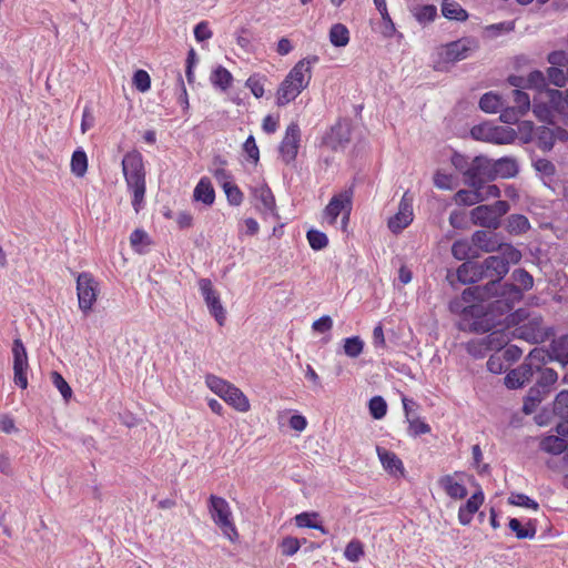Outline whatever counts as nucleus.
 <instances>
[{
	"label": "nucleus",
	"instance_id": "obj_1",
	"mask_svg": "<svg viewBox=\"0 0 568 568\" xmlns=\"http://www.w3.org/2000/svg\"><path fill=\"white\" fill-rule=\"evenodd\" d=\"M551 362L559 363L561 368L568 367V351L550 356L545 347H535L517 368L511 369L505 376V385L509 389L535 382L524 398V414H532L552 392L554 385L558 381V373L546 366Z\"/></svg>",
	"mask_w": 568,
	"mask_h": 568
},
{
	"label": "nucleus",
	"instance_id": "obj_2",
	"mask_svg": "<svg viewBox=\"0 0 568 568\" xmlns=\"http://www.w3.org/2000/svg\"><path fill=\"white\" fill-rule=\"evenodd\" d=\"M491 297L497 298L487 304H485L486 302H470L463 308L465 317L470 316L473 318L469 324L471 332L487 333L493 331L500 323L496 318L495 312H499L500 315L509 312L515 303L523 300L524 292L516 284L501 281L498 291Z\"/></svg>",
	"mask_w": 568,
	"mask_h": 568
},
{
	"label": "nucleus",
	"instance_id": "obj_3",
	"mask_svg": "<svg viewBox=\"0 0 568 568\" xmlns=\"http://www.w3.org/2000/svg\"><path fill=\"white\" fill-rule=\"evenodd\" d=\"M515 328L511 335L530 344H542L556 335L552 325H546L544 317L537 312L519 308L510 315Z\"/></svg>",
	"mask_w": 568,
	"mask_h": 568
},
{
	"label": "nucleus",
	"instance_id": "obj_4",
	"mask_svg": "<svg viewBox=\"0 0 568 568\" xmlns=\"http://www.w3.org/2000/svg\"><path fill=\"white\" fill-rule=\"evenodd\" d=\"M484 270L488 282L484 285H475L467 287L462 293V300L465 303L470 302H488L494 294L498 291V286L504 277L509 272V266H506V261L499 255H490L483 261Z\"/></svg>",
	"mask_w": 568,
	"mask_h": 568
},
{
	"label": "nucleus",
	"instance_id": "obj_5",
	"mask_svg": "<svg viewBox=\"0 0 568 568\" xmlns=\"http://www.w3.org/2000/svg\"><path fill=\"white\" fill-rule=\"evenodd\" d=\"M122 171L128 187L133 192L132 206L139 213L145 195V170L141 153L128 152L122 160Z\"/></svg>",
	"mask_w": 568,
	"mask_h": 568
},
{
	"label": "nucleus",
	"instance_id": "obj_6",
	"mask_svg": "<svg viewBox=\"0 0 568 568\" xmlns=\"http://www.w3.org/2000/svg\"><path fill=\"white\" fill-rule=\"evenodd\" d=\"M305 64L304 62H297L281 82L276 93V104L278 106H284L294 101L308 87L312 73Z\"/></svg>",
	"mask_w": 568,
	"mask_h": 568
},
{
	"label": "nucleus",
	"instance_id": "obj_7",
	"mask_svg": "<svg viewBox=\"0 0 568 568\" xmlns=\"http://www.w3.org/2000/svg\"><path fill=\"white\" fill-rule=\"evenodd\" d=\"M205 382L213 393L236 410L244 413L250 409V402L240 388L215 375H207Z\"/></svg>",
	"mask_w": 568,
	"mask_h": 568
},
{
	"label": "nucleus",
	"instance_id": "obj_8",
	"mask_svg": "<svg viewBox=\"0 0 568 568\" xmlns=\"http://www.w3.org/2000/svg\"><path fill=\"white\" fill-rule=\"evenodd\" d=\"M209 511L216 526H219L223 534L232 541H234L239 534L234 524L231 520L232 513L227 501L219 496H210Z\"/></svg>",
	"mask_w": 568,
	"mask_h": 568
},
{
	"label": "nucleus",
	"instance_id": "obj_9",
	"mask_svg": "<svg viewBox=\"0 0 568 568\" xmlns=\"http://www.w3.org/2000/svg\"><path fill=\"white\" fill-rule=\"evenodd\" d=\"M99 294V283L93 275L82 272L77 275V295L79 308L87 315L92 311Z\"/></svg>",
	"mask_w": 568,
	"mask_h": 568
},
{
	"label": "nucleus",
	"instance_id": "obj_10",
	"mask_svg": "<svg viewBox=\"0 0 568 568\" xmlns=\"http://www.w3.org/2000/svg\"><path fill=\"white\" fill-rule=\"evenodd\" d=\"M479 49V41L475 37H463L458 40L448 42L444 47V60L447 62H458L469 58Z\"/></svg>",
	"mask_w": 568,
	"mask_h": 568
},
{
	"label": "nucleus",
	"instance_id": "obj_11",
	"mask_svg": "<svg viewBox=\"0 0 568 568\" xmlns=\"http://www.w3.org/2000/svg\"><path fill=\"white\" fill-rule=\"evenodd\" d=\"M199 286L210 314L215 318L220 326H223L226 321V312L221 303L219 293L213 288L211 280L201 278Z\"/></svg>",
	"mask_w": 568,
	"mask_h": 568
},
{
	"label": "nucleus",
	"instance_id": "obj_12",
	"mask_svg": "<svg viewBox=\"0 0 568 568\" xmlns=\"http://www.w3.org/2000/svg\"><path fill=\"white\" fill-rule=\"evenodd\" d=\"M353 190H345L334 195L324 210V217L327 219L329 224L336 222L337 216L344 213V220H349L352 211Z\"/></svg>",
	"mask_w": 568,
	"mask_h": 568
},
{
	"label": "nucleus",
	"instance_id": "obj_13",
	"mask_svg": "<svg viewBox=\"0 0 568 568\" xmlns=\"http://www.w3.org/2000/svg\"><path fill=\"white\" fill-rule=\"evenodd\" d=\"M467 180L468 186H481L487 182L494 181L493 160L486 155L473 158V164Z\"/></svg>",
	"mask_w": 568,
	"mask_h": 568
},
{
	"label": "nucleus",
	"instance_id": "obj_14",
	"mask_svg": "<svg viewBox=\"0 0 568 568\" xmlns=\"http://www.w3.org/2000/svg\"><path fill=\"white\" fill-rule=\"evenodd\" d=\"M534 141H536L537 146L541 151L549 152L550 150H552L556 141H568V131L558 125H555L554 128L540 125L536 128Z\"/></svg>",
	"mask_w": 568,
	"mask_h": 568
},
{
	"label": "nucleus",
	"instance_id": "obj_15",
	"mask_svg": "<svg viewBox=\"0 0 568 568\" xmlns=\"http://www.w3.org/2000/svg\"><path fill=\"white\" fill-rule=\"evenodd\" d=\"M413 222V196L409 192H405L399 205L398 212L389 217L388 220V229L394 233H400L405 227H407Z\"/></svg>",
	"mask_w": 568,
	"mask_h": 568
},
{
	"label": "nucleus",
	"instance_id": "obj_16",
	"mask_svg": "<svg viewBox=\"0 0 568 568\" xmlns=\"http://www.w3.org/2000/svg\"><path fill=\"white\" fill-rule=\"evenodd\" d=\"M349 141L351 123L347 120L337 121L323 138V144L333 151L345 149Z\"/></svg>",
	"mask_w": 568,
	"mask_h": 568
},
{
	"label": "nucleus",
	"instance_id": "obj_17",
	"mask_svg": "<svg viewBox=\"0 0 568 568\" xmlns=\"http://www.w3.org/2000/svg\"><path fill=\"white\" fill-rule=\"evenodd\" d=\"M301 141V130L296 122H292L286 128L285 135L280 145V153L283 161L288 164L293 162L298 153Z\"/></svg>",
	"mask_w": 568,
	"mask_h": 568
},
{
	"label": "nucleus",
	"instance_id": "obj_18",
	"mask_svg": "<svg viewBox=\"0 0 568 568\" xmlns=\"http://www.w3.org/2000/svg\"><path fill=\"white\" fill-rule=\"evenodd\" d=\"M473 244L483 252L493 253L501 248L497 234L491 231L478 230L471 235Z\"/></svg>",
	"mask_w": 568,
	"mask_h": 568
},
{
	"label": "nucleus",
	"instance_id": "obj_19",
	"mask_svg": "<svg viewBox=\"0 0 568 568\" xmlns=\"http://www.w3.org/2000/svg\"><path fill=\"white\" fill-rule=\"evenodd\" d=\"M519 172V165L515 158L503 156L493 161L494 181L497 179H511Z\"/></svg>",
	"mask_w": 568,
	"mask_h": 568
},
{
	"label": "nucleus",
	"instance_id": "obj_20",
	"mask_svg": "<svg viewBox=\"0 0 568 568\" xmlns=\"http://www.w3.org/2000/svg\"><path fill=\"white\" fill-rule=\"evenodd\" d=\"M470 219L475 225H479L489 230H497L500 221L496 220L493 210L488 205H478L470 211Z\"/></svg>",
	"mask_w": 568,
	"mask_h": 568
},
{
	"label": "nucleus",
	"instance_id": "obj_21",
	"mask_svg": "<svg viewBox=\"0 0 568 568\" xmlns=\"http://www.w3.org/2000/svg\"><path fill=\"white\" fill-rule=\"evenodd\" d=\"M484 501V494L481 490L473 494L467 501L459 507L458 520L462 525H469L475 513L478 511Z\"/></svg>",
	"mask_w": 568,
	"mask_h": 568
},
{
	"label": "nucleus",
	"instance_id": "obj_22",
	"mask_svg": "<svg viewBox=\"0 0 568 568\" xmlns=\"http://www.w3.org/2000/svg\"><path fill=\"white\" fill-rule=\"evenodd\" d=\"M376 452L385 470H387L393 476H397V473H399L402 476L404 475L405 469L403 462L397 457L395 453L379 446L376 447Z\"/></svg>",
	"mask_w": 568,
	"mask_h": 568
},
{
	"label": "nucleus",
	"instance_id": "obj_23",
	"mask_svg": "<svg viewBox=\"0 0 568 568\" xmlns=\"http://www.w3.org/2000/svg\"><path fill=\"white\" fill-rule=\"evenodd\" d=\"M438 484L453 499H464L468 494L467 488L457 483L452 475L440 477Z\"/></svg>",
	"mask_w": 568,
	"mask_h": 568
},
{
	"label": "nucleus",
	"instance_id": "obj_24",
	"mask_svg": "<svg viewBox=\"0 0 568 568\" xmlns=\"http://www.w3.org/2000/svg\"><path fill=\"white\" fill-rule=\"evenodd\" d=\"M193 196L195 201L205 205H212L215 200V192L209 179L202 178L194 189Z\"/></svg>",
	"mask_w": 568,
	"mask_h": 568
},
{
	"label": "nucleus",
	"instance_id": "obj_25",
	"mask_svg": "<svg viewBox=\"0 0 568 568\" xmlns=\"http://www.w3.org/2000/svg\"><path fill=\"white\" fill-rule=\"evenodd\" d=\"M442 13L448 20L466 21L468 12L456 1L443 0Z\"/></svg>",
	"mask_w": 568,
	"mask_h": 568
},
{
	"label": "nucleus",
	"instance_id": "obj_26",
	"mask_svg": "<svg viewBox=\"0 0 568 568\" xmlns=\"http://www.w3.org/2000/svg\"><path fill=\"white\" fill-rule=\"evenodd\" d=\"M254 196L262 204V209L265 213L275 215V197L267 185H262L254 189Z\"/></svg>",
	"mask_w": 568,
	"mask_h": 568
},
{
	"label": "nucleus",
	"instance_id": "obj_27",
	"mask_svg": "<svg viewBox=\"0 0 568 568\" xmlns=\"http://www.w3.org/2000/svg\"><path fill=\"white\" fill-rule=\"evenodd\" d=\"M471 190H459L456 192L454 199L459 205L471 206L481 202L480 193L478 189L480 186H470Z\"/></svg>",
	"mask_w": 568,
	"mask_h": 568
},
{
	"label": "nucleus",
	"instance_id": "obj_28",
	"mask_svg": "<svg viewBox=\"0 0 568 568\" xmlns=\"http://www.w3.org/2000/svg\"><path fill=\"white\" fill-rule=\"evenodd\" d=\"M530 229L528 219L523 214H511L507 219L506 230L510 234L519 235Z\"/></svg>",
	"mask_w": 568,
	"mask_h": 568
},
{
	"label": "nucleus",
	"instance_id": "obj_29",
	"mask_svg": "<svg viewBox=\"0 0 568 568\" xmlns=\"http://www.w3.org/2000/svg\"><path fill=\"white\" fill-rule=\"evenodd\" d=\"M318 517L317 513H301L295 516V524L297 527L301 528H312L320 530L322 534L326 535L328 531L327 529L320 523H316L314 519Z\"/></svg>",
	"mask_w": 568,
	"mask_h": 568
},
{
	"label": "nucleus",
	"instance_id": "obj_30",
	"mask_svg": "<svg viewBox=\"0 0 568 568\" xmlns=\"http://www.w3.org/2000/svg\"><path fill=\"white\" fill-rule=\"evenodd\" d=\"M212 84L221 90H227L233 81L231 72L222 65L215 68L210 78Z\"/></svg>",
	"mask_w": 568,
	"mask_h": 568
},
{
	"label": "nucleus",
	"instance_id": "obj_31",
	"mask_svg": "<svg viewBox=\"0 0 568 568\" xmlns=\"http://www.w3.org/2000/svg\"><path fill=\"white\" fill-rule=\"evenodd\" d=\"M566 439L558 436H547L540 443L541 450L554 455H559L567 449Z\"/></svg>",
	"mask_w": 568,
	"mask_h": 568
},
{
	"label": "nucleus",
	"instance_id": "obj_32",
	"mask_svg": "<svg viewBox=\"0 0 568 568\" xmlns=\"http://www.w3.org/2000/svg\"><path fill=\"white\" fill-rule=\"evenodd\" d=\"M516 135V131L511 128L493 126L489 142L495 144H508L515 141Z\"/></svg>",
	"mask_w": 568,
	"mask_h": 568
},
{
	"label": "nucleus",
	"instance_id": "obj_33",
	"mask_svg": "<svg viewBox=\"0 0 568 568\" xmlns=\"http://www.w3.org/2000/svg\"><path fill=\"white\" fill-rule=\"evenodd\" d=\"M508 527L515 532L518 539H532L537 532L535 525L528 523L527 526L524 527L517 518H510Z\"/></svg>",
	"mask_w": 568,
	"mask_h": 568
},
{
	"label": "nucleus",
	"instance_id": "obj_34",
	"mask_svg": "<svg viewBox=\"0 0 568 568\" xmlns=\"http://www.w3.org/2000/svg\"><path fill=\"white\" fill-rule=\"evenodd\" d=\"M329 41L334 47H345L349 41L348 29L342 23H335L329 30Z\"/></svg>",
	"mask_w": 568,
	"mask_h": 568
},
{
	"label": "nucleus",
	"instance_id": "obj_35",
	"mask_svg": "<svg viewBox=\"0 0 568 568\" xmlns=\"http://www.w3.org/2000/svg\"><path fill=\"white\" fill-rule=\"evenodd\" d=\"M374 4L376 9L379 11L384 22L383 34L387 38L393 37L396 30L395 24L387 11L386 0H374Z\"/></svg>",
	"mask_w": 568,
	"mask_h": 568
},
{
	"label": "nucleus",
	"instance_id": "obj_36",
	"mask_svg": "<svg viewBox=\"0 0 568 568\" xmlns=\"http://www.w3.org/2000/svg\"><path fill=\"white\" fill-rule=\"evenodd\" d=\"M479 108L487 113H496L503 108L501 98L493 92L485 93L479 100Z\"/></svg>",
	"mask_w": 568,
	"mask_h": 568
},
{
	"label": "nucleus",
	"instance_id": "obj_37",
	"mask_svg": "<svg viewBox=\"0 0 568 568\" xmlns=\"http://www.w3.org/2000/svg\"><path fill=\"white\" fill-rule=\"evenodd\" d=\"M413 16L419 23L425 24L435 20L437 8L434 4L417 6L413 10Z\"/></svg>",
	"mask_w": 568,
	"mask_h": 568
},
{
	"label": "nucleus",
	"instance_id": "obj_38",
	"mask_svg": "<svg viewBox=\"0 0 568 568\" xmlns=\"http://www.w3.org/2000/svg\"><path fill=\"white\" fill-rule=\"evenodd\" d=\"M513 283L519 286L523 292L529 291L534 286L532 275L525 268H516L511 273Z\"/></svg>",
	"mask_w": 568,
	"mask_h": 568
},
{
	"label": "nucleus",
	"instance_id": "obj_39",
	"mask_svg": "<svg viewBox=\"0 0 568 568\" xmlns=\"http://www.w3.org/2000/svg\"><path fill=\"white\" fill-rule=\"evenodd\" d=\"M88 170V158L84 151L77 150L72 154L71 171L77 176H83Z\"/></svg>",
	"mask_w": 568,
	"mask_h": 568
},
{
	"label": "nucleus",
	"instance_id": "obj_40",
	"mask_svg": "<svg viewBox=\"0 0 568 568\" xmlns=\"http://www.w3.org/2000/svg\"><path fill=\"white\" fill-rule=\"evenodd\" d=\"M344 353L351 358L358 357L364 349V342L359 336L347 337L344 339Z\"/></svg>",
	"mask_w": 568,
	"mask_h": 568
},
{
	"label": "nucleus",
	"instance_id": "obj_41",
	"mask_svg": "<svg viewBox=\"0 0 568 568\" xmlns=\"http://www.w3.org/2000/svg\"><path fill=\"white\" fill-rule=\"evenodd\" d=\"M452 164L459 173L463 174L464 182L466 184L469 173H470V169H471L470 164H473V159L469 160L467 156L455 152L452 156Z\"/></svg>",
	"mask_w": 568,
	"mask_h": 568
},
{
	"label": "nucleus",
	"instance_id": "obj_42",
	"mask_svg": "<svg viewBox=\"0 0 568 568\" xmlns=\"http://www.w3.org/2000/svg\"><path fill=\"white\" fill-rule=\"evenodd\" d=\"M486 347L489 349H500L508 344L509 337L501 331H493L489 335L484 337Z\"/></svg>",
	"mask_w": 568,
	"mask_h": 568
},
{
	"label": "nucleus",
	"instance_id": "obj_43",
	"mask_svg": "<svg viewBox=\"0 0 568 568\" xmlns=\"http://www.w3.org/2000/svg\"><path fill=\"white\" fill-rule=\"evenodd\" d=\"M554 414L561 419L568 417V389L559 392L554 400Z\"/></svg>",
	"mask_w": 568,
	"mask_h": 568
},
{
	"label": "nucleus",
	"instance_id": "obj_44",
	"mask_svg": "<svg viewBox=\"0 0 568 568\" xmlns=\"http://www.w3.org/2000/svg\"><path fill=\"white\" fill-rule=\"evenodd\" d=\"M369 414L375 419L383 418L387 413V404L382 396H374L368 403Z\"/></svg>",
	"mask_w": 568,
	"mask_h": 568
},
{
	"label": "nucleus",
	"instance_id": "obj_45",
	"mask_svg": "<svg viewBox=\"0 0 568 568\" xmlns=\"http://www.w3.org/2000/svg\"><path fill=\"white\" fill-rule=\"evenodd\" d=\"M306 236H307L310 246L315 251L323 250L328 244L327 235L321 231L310 230V231H307Z\"/></svg>",
	"mask_w": 568,
	"mask_h": 568
},
{
	"label": "nucleus",
	"instance_id": "obj_46",
	"mask_svg": "<svg viewBox=\"0 0 568 568\" xmlns=\"http://www.w3.org/2000/svg\"><path fill=\"white\" fill-rule=\"evenodd\" d=\"M265 75L253 74L247 80L245 85L251 90L255 98H262L264 94V83L266 81Z\"/></svg>",
	"mask_w": 568,
	"mask_h": 568
},
{
	"label": "nucleus",
	"instance_id": "obj_47",
	"mask_svg": "<svg viewBox=\"0 0 568 568\" xmlns=\"http://www.w3.org/2000/svg\"><path fill=\"white\" fill-rule=\"evenodd\" d=\"M499 251H501V258L506 261V266L518 264L523 257L521 252L511 244L503 243Z\"/></svg>",
	"mask_w": 568,
	"mask_h": 568
},
{
	"label": "nucleus",
	"instance_id": "obj_48",
	"mask_svg": "<svg viewBox=\"0 0 568 568\" xmlns=\"http://www.w3.org/2000/svg\"><path fill=\"white\" fill-rule=\"evenodd\" d=\"M12 354H13V366H23L28 367V356L27 351L21 342V339L17 338L13 341L12 346Z\"/></svg>",
	"mask_w": 568,
	"mask_h": 568
},
{
	"label": "nucleus",
	"instance_id": "obj_49",
	"mask_svg": "<svg viewBox=\"0 0 568 568\" xmlns=\"http://www.w3.org/2000/svg\"><path fill=\"white\" fill-rule=\"evenodd\" d=\"M520 141L528 144L535 140L536 128L531 121H521L517 125Z\"/></svg>",
	"mask_w": 568,
	"mask_h": 568
},
{
	"label": "nucleus",
	"instance_id": "obj_50",
	"mask_svg": "<svg viewBox=\"0 0 568 568\" xmlns=\"http://www.w3.org/2000/svg\"><path fill=\"white\" fill-rule=\"evenodd\" d=\"M471 246L467 240L455 241L452 245V255L458 261H465L469 257Z\"/></svg>",
	"mask_w": 568,
	"mask_h": 568
},
{
	"label": "nucleus",
	"instance_id": "obj_51",
	"mask_svg": "<svg viewBox=\"0 0 568 568\" xmlns=\"http://www.w3.org/2000/svg\"><path fill=\"white\" fill-rule=\"evenodd\" d=\"M550 339H551L550 345L548 348H546V352L550 356H555L557 354L568 352V334H564L557 338H555V336H554Z\"/></svg>",
	"mask_w": 568,
	"mask_h": 568
},
{
	"label": "nucleus",
	"instance_id": "obj_52",
	"mask_svg": "<svg viewBox=\"0 0 568 568\" xmlns=\"http://www.w3.org/2000/svg\"><path fill=\"white\" fill-rule=\"evenodd\" d=\"M364 555L363 544L354 539L349 541L345 548L344 556L352 562H356Z\"/></svg>",
	"mask_w": 568,
	"mask_h": 568
},
{
	"label": "nucleus",
	"instance_id": "obj_53",
	"mask_svg": "<svg viewBox=\"0 0 568 568\" xmlns=\"http://www.w3.org/2000/svg\"><path fill=\"white\" fill-rule=\"evenodd\" d=\"M513 98L515 102L514 108L520 110V113L525 115L530 109L529 95L521 90L515 89L513 90Z\"/></svg>",
	"mask_w": 568,
	"mask_h": 568
},
{
	"label": "nucleus",
	"instance_id": "obj_54",
	"mask_svg": "<svg viewBox=\"0 0 568 568\" xmlns=\"http://www.w3.org/2000/svg\"><path fill=\"white\" fill-rule=\"evenodd\" d=\"M508 503L514 506H520L534 510H538L539 508L538 503L525 494H511L508 498Z\"/></svg>",
	"mask_w": 568,
	"mask_h": 568
},
{
	"label": "nucleus",
	"instance_id": "obj_55",
	"mask_svg": "<svg viewBox=\"0 0 568 568\" xmlns=\"http://www.w3.org/2000/svg\"><path fill=\"white\" fill-rule=\"evenodd\" d=\"M408 434L413 437H417L424 434H428L430 432V426L420 420L418 417L408 418Z\"/></svg>",
	"mask_w": 568,
	"mask_h": 568
},
{
	"label": "nucleus",
	"instance_id": "obj_56",
	"mask_svg": "<svg viewBox=\"0 0 568 568\" xmlns=\"http://www.w3.org/2000/svg\"><path fill=\"white\" fill-rule=\"evenodd\" d=\"M51 379L53 385L60 390L63 398L68 400L72 396V389L63 376L60 373L53 371L51 372Z\"/></svg>",
	"mask_w": 568,
	"mask_h": 568
},
{
	"label": "nucleus",
	"instance_id": "obj_57",
	"mask_svg": "<svg viewBox=\"0 0 568 568\" xmlns=\"http://www.w3.org/2000/svg\"><path fill=\"white\" fill-rule=\"evenodd\" d=\"M223 190H224L227 201L231 205L237 206L242 203L243 193L237 187V185H235L233 183H225V185L223 186Z\"/></svg>",
	"mask_w": 568,
	"mask_h": 568
},
{
	"label": "nucleus",
	"instance_id": "obj_58",
	"mask_svg": "<svg viewBox=\"0 0 568 568\" xmlns=\"http://www.w3.org/2000/svg\"><path fill=\"white\" fill-rule=\"evenodd\" d=\"M133 85L139 90L140 92H145L151 87V79L146 71L144 70H138L133 74Z\"/></svg>",
	"mask_w": 568,
	"mask_h": 568
},
{
	"label": "nucleus",
	"instance_id": "obj_59",
	"mask_svg": "<svg viewBox=\"0 0 568 568\" xmlns=\"http://www.w3.org/2000/svg\"><path fill=\"white\" fill-rule=\"evenodd\" d=\"M526 80V88L544 89L547 85V79L539 70L531 71Z\"/></svg>",
	"mask_w": 568,
	"mask_h": 568
},
{
	"label": "nucleus",
	"instance_id": "obj_60",
	"mask_svg": "<svg viewBox=\"0 0 568 568\" xmlns=\"http://www.w3.org/2000/svg\"><path fill=\"white\" fill-rule=\"evenodd\" d=\"M493 125L484 123L474 125L470 130V135L478 141L489 142V138L491 135Z\"/></svg>",
	"mask_w": 568,
	"mask_h": 568
},
{
	"label": "nucleus",
	"instance_id": "obj_61",
	"mask_svg": "<svg viewBox=\"0 0 568 568\" xmlns=\"http://www.w3.org/2000/svg\"><path fill=\"white\" fill-rule=\"evenodd\" d=\"M130 243H131V246L136 252H141L140 245L141 244L149 245L151 242H150L149 235L145 231H143L141 229H136L130 235Z\"/></svg>",
	"mask_w": 568,
	"mask_h": 568
},
{
	"label": "nucleus",
	"instance_id": "obj_62",
	"mask_svg": "<svg viewBox=\"0 0 568 568\" xmlns=\"http://www.w3.org/2000/svg\"><path fill=\"white\" fill-rule=\"evenodd\" d=\"M473 262H464L462 265L458 266L456 271V275L458 281L462 284H473Z\"/></svg>",
	"mask_w": 568,
	"mask_h": 568
},
{
	"label": "nucleus",
	"instance_id": "obj_63",
	"mask_svg": "<svg viewBox=\"0 0 568 568\" xmlns=\"http://www.w3.org/2000/svg\"><path fill=\"white\" fill-rule=\"evenodd\" d=\"M546 79L556 87L562 88L566 85L565 71L559 68L549 67Z\"/></svg>",
	"mask_w": 568,
	"mask_h": 568
},
{
	"label": "nucleus",
	"instance_id": "obj_64",
	"mask_svg": "<svg viewBox=\"0 0 568 568\" xmlns=\"http://www.w3.org/2000/svg\"><path fill=\"white\" fill-rule=\"evenodd\" d=\"M280 547L283 556H293L298 551L301 545L297 538L285 537Z\"/></svg>",
	"mask_w": 568,
	"mask_h": 568
}]
</instances>
